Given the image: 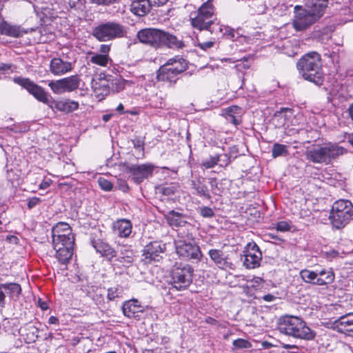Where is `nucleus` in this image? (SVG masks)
<instances>
[{
    "label": "nucleus",
    "mask_w": 353,
    "mask_h": 353,
    "mask_svg": "<svg viewBox=\"0 0 353 353\" xmlns=\"http://www.w3.org/2000/svg\"><path fill=\"white\" fill-rule=\"evenodd\" d=\"M123 109L124 107L122 103H119V105L117 107V111H118L120 113H123Z\"/></svg>",
    "instance_id": "bf43d9fd"
},
{
    "label": "nucleus",
    "mask_w": 353,
    "mask_h": 353,
    "mask_svg": "<svg viewBox=\"0 0 353 353\" xmlns=\"http://www.w3.org/2000/svg\"><path fill=\"white\" fill-rule=\"evenodd\" d=\"M140 42L154 48H161V30L157 28H145L137 32Z\"/></svg>",
    "instance_id": "dca6fc26"
},
{
    "label": "nucleus",
    "mask_w": 353,
    "mask_h": 353,
    "mask_svg": "<svg viewBox=\"0 0 353 353\" xmlns=\"http://www.w3.org/2000/svg\"><path fill=\"white\" fill-rule=\"evenodd\" d=\"M52 241L60 245V242H63L68 245H74V236L72 232V229L69 224L65 222L57 223L52 230Z\"/></svg>",
    "instance_id": "2eb2a0df"
},
{
    "label": "nucleus",
    "mask_w": 353,
    "mask_h": 353,
    "mask_svg": "<svg viewBox=\"0 0 353 353\" xmlns=\"http://www.w3.org/2000/svg\"><path fill=\"white\" fill-rule=\"evenodd\" d=\"M154 166L152 164L134 165L127 168L132 179L137 183L142 182L145 179L152 176Z\"/></svg>",
    "instance_id": "f3484780"
},
{
    "label": "nucleus",
    "mask_w": 353,
    "mask_h": 353,
    "mask_svg": "<svg viewBox=\"0 0 353 353\" xmlns=\"http://www.w3.org/2000/svg\"><path fill=\"white\" fill-rule=\"evenodd\" d=\"M105 81L106 83L100 80V85L104 88L106 94L109 92L110 89L114 92H119L123 90L127 84V81L120 77L112 78L111 76H107Z\"/></svg>",
    "instance_id": "b1692460"
},
{
    "label": "nucleus",
    "mask_w": 353,
    "mask_h": 353,
    "mask_svg": "<svg viewBox=\"0 0 353 353\" xmlns=\"http://www.w3.org/2000/svg\"><path fill=\"white\" fill-rule=\"evenodd\" d=\"M200 214L204 218H212L214 216V212L209 207H203L200 208Z\"/></svg>",
    "instance_id": "79ce46f5"
},
{
    "label": "nucleus",
    "mask_w": 353,
    "mask_h": 353,
    "mask_svg": "<svg viewBox=\"0 0 353 353\" xmlns=\"http://www.w3.org/2000/svg\"><path fill=\"white\" fill-rule=\"evenodd\" d=\"M276 229L277 231L287 232L290 230V226L286 221H280L276 223Z\"/></svg>",
    "instance_id": "c03bdc74"
},
{
    "label": "nucleus",
    "mask_w": 353,
    "mask_h": 353,
    "mask_svg": "<svg viewBox=\"0 0 353 353\" xmlns=\"http://www.w3.org/2000/svg\"><path fill=\"white\" fill-rule=\"evenodd\" d=\"M212 321H215V320L212 318H210L209 320H207V322L208 323H211Z\"/></svg>",
    "instance_id": "338daca9"
},
{
    "label": "nucleus",
    "mask_w": 353,
    "mask_h": 353,
    "mask_svg": "<svg viewBox=\"0 0 353 353\" xmlns=\"http://www.w3.org/2000/svg\"><path fill=\"white\" fill-rule=\"evenodd\" d=\"M184 43L181 38L177 36L161 30V48L167 47L168 48L181 49L184 47Z\"/></svg>",
    "instance_id": "4be33fe9"
},
{
    "label": "nucleus",
    "mask_w": 353,
    "mask_h": 353,
    "mask_svg": "<svg viewBox=\"0 0 353 353\" xmlns=\"http://www.w3.org/2000/svg\"><path fill=\"white\" fill-rule=\"evenodd\" d=\"M49 183L48 182H45V183H42L41 185H40V188L41 189H44V188H46L47 187L49 186Z\"/></svg>",
    "instance_id": "680f3d73"
},
{
    "label": "nucleus",
    "mask_w": 353,
    "mask_h": 353,
    "mask_svg": "<svg viewBox=\"0 0 353 353\" xmlns=\"http://www.w3.org/2000/svg\"><path fill=\"white\" fill-rule=\"evenodd\" d=\"M122 310L125 316L132 318L137 313L143 312V307L137 299H133L123 304Z\"/></svg>",
    "instance_id": "393cba45"
},
{
    "label": "nucleus",
    "mask_w": 353,
    "mask_h": 353,
    "mask_svg": "<svg viewBox=\"0 0 353 353\" xmlns=\"http://www.w3.org/2000/svg\"><path fill=\"white\" fill-rule=\"evenodd\" d=\"M278 330L281 333L296 339L312 340L315 336L305 321L297 316H285L281 318L278 323Z\"/></svg>",
    "instance_id": "7ed1b4c3"
},
{
    "label": "nucleus",
    "mask_w": 353,
    "mask_h": 353,
    "mask_svg": "<svg viewBox=\"0 0 353 353\" xmlns=\"http://www.w3.org/2000/svg\"><path fill=\"white\" fill-rule=\"evenodd\" d=\"M321 18L319 14L312 12L305 6H296L294 16L292 19V26L296 31H303L318 21Z\"/></svg>",
    "instance_id": "6e6552de"
},
{
    "label": "nucleus",
    "mask_w": 353,
    "mask_h": 353,
    "mask_svg": "<svg viewBox=\"0 0 353 353\" xmlns=\"http://www.w3.org/2000/svg\"><path fill=\"white\" fill-rule=\"evenodd\" d=\"M98 183L102 190L110 191L112 189V184L111 182L104 178L100 177L98 180Z\"/></svg>",
    "instance_id": "a19ab883"
},
{
    "label": "nucleus",
    "mask_w": 353,
    "mask_h": 353,
    "mask_svg": "<svg viewBox=\"0 0 353 353\" xmlns=\"http://www.w3.org/2000/svg\"><path fill=\"white\" fill-rule=\"evenodd\" d=\"M182 238L183 236L179 234L178 239L174 241L177 254L185 260L200 261L202 257L200 248L194 242H187Z\"/></svg>",
    "instance_id": "f8f14e48"
},
{
    "label": "nucleus",
    "mask_w": 353,
    "mask_h": 353,
    "mask_svg": "<svg viewBox=\"0 0 353 353\" xmlns=\"http://www.w3.org/2000/svg\"><path fill=\"white\" fill-rule=\"evenodd\" d=\"M72 70L71 62L60 58H53L50 63V71L55 76H62Z\"/></svg>",
    "instance_id": "412c9836"
},
{
    "label": "nucleus",
    "mask_w": 353,
    "mask_h": 353,
    "mask_svg": "<svg viewBox=\"0 0 353 353\" xmlns=\"http://www.w3.org/2000/svg\"><path fill=\"white\" fill-rule=\"evenodd\" d=\"M88 54L92 55L90 61L93 64L105 67L108 63L110 59L108 54H100L92 52H89Z\"/></svg>",
    "instance_id": "f704fd0d"
},
{
    "label": "nucleus",
    "mask_w": 353,
    "mask_h": 353,
    "mask_svg": "<svg viewBox=\"0 0 353 353\" xmlns=\"http://www.w3.org/2000/svg\"><path fill=\"white\" fill-rule=\"evenodd\" d=\"M283 112H290V114H292V110L288 108H281L279 111H276L275 112V116L279 117L280 116Z\"/></svg>",
    "instance_id": "8fccbe9b"
},
{
    "label": "nucleus",
    "mask_w": 353,
    "mask_h": 353,
    "mask_svg": "<svg viewBox=\"0 0 353 353\" xmlns=\"http://www.w3.org/2000/svg\"><path fill=\"white\" fill-rule=\"evenodd\" d=\"M5 290L6 292L10 297H18L21 292V288L19 284L16 283H8L0 284V291Z\"/></svg>",
    "instance_id": "72a5a7b5"
},
{
    "label": "nucleus",
    "mask_w": 353,
    "mask_h": 353,
    "mask_svg": "<svg viewBox=\"0 0 353 353\" xmlns=\"http://www.w3.org/2000/svg\"><path fill=\"white\" fill-rule=\"evenodd\" d=\"M283 347L285 350H293L292 352H296L299 350V347L295 345L283 344Z\"/></svg>",
    "instance_id": "3c124183"
},
{
    "label": "nucleus",
    "mask_w": 353,
    "mask_h": 353,
    "mask_svg": "<svg viewBox=\"0 0 353 353\" xmlns=\"http://www.w3.org/2000/svg\"><path fill=\"white\" fill-rule=\"evenodd\" d=\"M168 223L172 226L180 227L184 225L187 221L184 216L179 212L170 211L166 216Z\"/></svg>",
    "instance_id": "473e14b6"
},
{
    "label": "nucleus",
    "mask_w": 353,
    "mask_h": 353,
    "mask_svg": "<svg viewBox=\"0 0 353 353\" xmlns=\"http://www.w3.org/2000/svg\"><path fill=\"white\" fill-rule=\"evenodd\" d=\"M123 290L119 287L110 288L108 290V299L110 301H113L117 298H119L122 295Z\"/></svg>",
    "instance_id": "58836bf2"
},
{
    "label": "nucleus",
    "mask_w": 353,
    "mask_h": 353,
    "mask_svg": "<svg viewBox=\"0 0 353 353\" xmlns=\"http://www.w3.org/2000/svg\"><path fill=\"white\" fill-rule=\"evenodd\" d=\"M251 282L253 283V286H258L263 282V279L261 277H255Z\"/></svg>",
    "instance_id": "603ef678"
},
{
    "label": "nucleus",
    "mask_w": 353,
    "mask_h": 353,
    "mask_svg": "<svg viewBox=\"0 0 353 353\" xmlns=\"http://www.w3.org/2000/svg\"><path fill=\"white\" fill-rule=\"evenodd\" d=\"M92 3L97 5L108 6L117 3L119 0H90Z\"/></svg>",
    "instance_id": "a18cd8bd"
},
{
    "label": "nucleus",
    "mask_w": 353,
    "mask_h": 353,
    "mask_svg": "<svg viewBox=\"0 0 353 353\" xmlns=\"http://www.w3.org/2000/svg\"><path fill=\"white\" fill-rule=\"evenodd\" d=\"M165 249V244L162 242H150L146 245L143 249V260L145 263H150L152 261H158L161 258L160 254L163 253Z\"/></svg>",
    "instance_id": "a211bd4d"
},
{
    "label": "nucleus",
    "mask_w": 353,
    "mask_h": 353,
    "mask_svg": "<svg viewBox=\"0 0 353 353\" xmlns=\"http://www.w3.org/2000/svg\"><path fill=\"white\" fill-rule=\"evenodd\" d=\"M225 113L228 121L237 125L241 122V109L237 105L230 106L225 109Z\"/></svg>",
    "instance_id": "7c9ffc66"
},
{
    "label": "nucleus",
    "mask_w": 353,
    "mask_h": 353,
    "mask_svg": "<svg viewBox=\"0 0 353 353\" xmlns=\"http://www.w3.org/2000/svg\"><path fill=\"white\" fill-rule=\"evenodd\" d=\"M296 66L304 79L318 85L323 83L321 59L317 52H311L305 54L299 60Z\"/></svg>",
    "instance_id": "f03ea898"
},
{
    "label": "nucleus",
    "mask_w": 353,
    "mask_h": 353,
    "mask_svg": "<svg viewBox=\"0 0 353 353\" xmlns=\"http://www.w3.org/2000/svg\"><path fill=\"white\" fill-rule=\"evenodd\" d=\"M168 0H154V2L158 6H163L165 4Z\"/></svg>",
    "instance_id": "13d9d810"
},
{
    "label": "nucleus",
    "mask_w": 353,
    "mask_h": 353,
    "mask_svg": "<svg viewBox=\"0 0 353 353\" xmlns=\"http://www.w3.org/2000/svg\"><path fill=\"white\" fill-rule=\"evenodd\" d=\"M191 184L192 188L196 191V194L200 196H203L207 199L211 198L208 188L203 181L199 179L192 180Z\"/></svg>",
    "instance_id": "2f4dec72"
},
{
    "label": "nucleus",
    "mask_w": 353,
    "mask_h": 353,
    "mask_svg": "<svg viewBox=\"0 0 353 353\" xmlns=\"http://www.w3.org/2000/svg\"><path fill=\"white\" fill-rule=\"evenodd\" d=\"M110 47L108 45H101L99 48V52L101 53V54H108V52H110Z\"/></svg>",
    "instance_id": "09e8293b"
},
{
    "label": "nucleus",
    "mask_w": 353,
    "mask_h": 353,
    "mask_svg": "<svg viewBox=\"0 0 353 353\" xmlns=\"http://www.w3.org/2000/svg\"><path fill=\"white\" fill-rule=\"evenodd\" d=\"M134 252L130 246L123 245L120 250L118 261L124 266H130L134 260Z\"/></svg>",
    "instance_id": "c85d7f7f"
},
{
    "label": "nucleus",
    "mask_w": 353,
    "mask_h": 353,
    "mask_svg": "<svg viewBox=\"0 0 353 353\" xmlns=\"http://www.w3.org/2000/svg\"><path fill=\"white\" fill-rule=\"evenodd\" d=\"M161 192H162L163 194H164V195H167V196L172 195L175 192V188L173 185L163 187L161 189Z\"/></svg>",
    "instance_id": "49530a36"
},
{
    "label": "nucleus",
    "mask_w": 353,
    "mask_h": 353,
    "mask_svg": "<svg viewBox=\"0 0 353 353\" xmlns=\"http://www.w3.org/2000/svg\"><path fill=\"white\" fill-rule=\"evenodd\" d=\"M40 202V199L37 197H32L28 200V206L30 209L36 206Z\"/></svg>",
    "instance_id": "de8ad7c7"
},
{
    "label": "nucleus",
    "mask_w": 353,
    "mask_h": 353,
    "mask_svg": "<svg viewBox=\"0 0 353 353\" xmlns=\"http://www.w3.org/2000/svg\"><path fill=\"white\" fill-rule=\"evenodd\" d=\"M349 142L353 146V137L349 139Z\"/></svg>",
    "instance_id": "69168bd1"
},
{
    "label": "nucleus",
    "mask_w": 353,
    "mask_h": 353,
    "mask_svg": "<svg viewBox=\"0 0 353 353\" xmlns=\"http://www.w3.org/2000/svg\"><path fill=\"white\" fill-rule=\"evenodd\" d=\"M124 34L123 26L115 22H107L97 26L93 30V35L101 41H108L122 37Z\"/></svg>",
    "instance_id": "9b49d317"
},
{
    "label": "nucleus",
    "mask_w": 353,
    "mask_h": 353,
    "mask_svg": "<svg viewBox=\"0 0 353 353\" xmlns=\"http://www.w3.org/2000/svg\"><path fill=\"white\" fill-rule=\"evenodd\" d=\"M187 69V63L183 58H171L160 67L157 72V79L160 81L175 83L178 76Z\"/></svg>",
    "instance_id": "423d86ee"
},
{
    "label": "nucleus",
    "mask_w": 353,
    "mask_h": 353,
    "mask_svg": "<svg viewBox=\"0 0 353 353\" xmlns=\"http://www.w3.org/2000/svg\"><path fill=\"white\" fill-rule=\"evenodd\" d=\"M288 154L287 146L280 143H274L272 147V156L276 158L280 156H286Z\"/></svg>",
    "instance_id": "e433bc0d"
},
{
    "label": "nucleus",
    "mask_w": 353,
    "mask_h": 353,
    "mask_svg": "<svg viewBox=\"0 0 353 353\" xmlns=\"http://www.w3.org/2000/svg\"><path fill=\"white\" fill-rule=\"evenodd\" d=\"M52 243L58 261L62 264L68 263L72 257L74 245H68L63 242H60L59 246L55 241H52Z\"/></svg>",
    "instance_id": "5701e85b"
},
{
    "label": "nucleus",
    "mask_w": 353,
    "mask_h": 353,
    "mask_svg": "<svg viewBox=\"0 0 353 353\" xmlns=\"http://www.w3.org/2000/svg\"><path fill=\"white\" fill-rule=\"evenodd\" d=\"M150 0H133L131 6V11L139 17L145 16L151 9Z\"/></svg>",
    "instance_id": "a878e982"
},
{
    "label": "nucleus",
    "mask_w": 353,
    "mask_h": 353,
    "mask_svg": "<svg viewBox=\"0 0 353 353\" xmlns=\"http://www.w3.org/2000/svg\"><path fill=\"white\" fill-rule=\"evenodd\" d=\"M233 345L239 349H248L252 347V344L248 340L243 339H238L233 341Z\"/></svg>",
    "instance_id": "ea45409f"
},
{
    "label": "nucleus",
    "mask_w": 353,
    "mask_h": 353,
    "mask_svg": "<svg viewBox=\"0 0 353 353\" xmlns=\"http://www.w3.org/2000/svg\"><path fill=\"white\" fill-rule=\"evenodd\" d=\"M243 264L247 269H254L259 267L262 259V253L254 242H250L243 250Z\"/></svg>",
    "instance_id": "4468645a"
},
{
    "label": "nucleus",
    "mask_w": 353,
    "mask_h": 353,
    "mask_svg": "<svg viewBox=\"0 0 353 353\" xmlns=\"http://www.w3.org/2000/svg\"><path fill=\"white\" fill-rule=\"evenodd\" d=\"M327 3L328 0H306L305 6L321 18L327 6Z\"/></svg>",
    "instance_id": "cd10ccee"
},
{
    "label": "nucleus",
    "mask_w": 353,
    "mask_h": 353,
    "mask_svg": "<svg viewBox=\"0 0 353 353\" xmlns=\"http://www.w3.org/2000/svg\"><path fill=\"white\" fill-rule=\"evenodd\" d=\"M94 247L97 252L109 260L116 256V251L107 243L97 241L94 243Z\"/></svg>",
    "instance_id": "c756f323"
},
{
    "label": "nucleus",
    "mask_w": 353,
    "mask_h": 353,
    "mask_svg": "<svg viewBox=\"0 0 353 353\" xmlns=\"http://www.w3.org/2000/svg\"><path fill=\"white\" fill-rule=\"evenodd\" d=\"M39 307L43 310H46L48 308L47 303L45 301H42L41 299L39 301Z\"/></svg>",
    "instance_id": "6e6d98bb"
},
{
    "label": "nucleus",
    "mask_w": 353,
    "mask_h": 353,
    "mask_svg": "<svg viewBox=\"0 0 353 353\" xmlns=\"http://www.w3.org/2000/svg\"><path fill=\"white\" fill-rule=\"evenodd\" d=\"M334 328L341 333L353 336V312L341 316L334 322Z\"/></svg>",
    "instance_id": "aec40b11"
},
{
    "label": "nucleus",
    "mask_w": 353,
    "mask_h": 353,
    "mask_svg": "<svg viewBox=\"0 0 353 353\" xmlns=\"http://www.w3.org/2000/svg\"><path fill=\"white\" fill-rule=\"evenodd\" d=\"M110 117H111V115H110V114H104L103 116V120L105 122H107V121H108L110 120Z\"/></svg>",
    "instance_id": "052dcab7"
},
{
    "label": "nucleus",
    "mask_w": 353,
    "mask_h": 353,
    "mask_svg": "<svg viewBox=\"0 0 353 353\" xmlns=\"http://www.w3.org/2000/svg\"><path fill=\"white\" fill-rule=\"evenodd\" d=\"M274 298H275L274 296L270 294L264 295L263 296V299L264 301H268V302L273 301L274 299Z\"/></svg>",
    "instance_id": "4d7b16f0"
},
{
    "label": "nucleus",
    "mask_w": 353,
    "mask_h": 353,
    "mask_svg": "<svg viewBox=\"0 0 353 353\" xmlns=\"http://www.w3.org/2000/svg\"><path fill=\"white\" fill-rule=\"evenodd\" d=\"M69 4H70V6L71 7L74 6V2H73V3L70 2V3H69Z\"/></svg>",
    "instance_id": "774afa93"
},
{
    "label": "nucleus",
    "mask_w": 353,
    "mask_h": 353,
    "mask_svg": "<svg viewBox=\"0 0 353 353\" xmlns=\"http://www.w3.org/2000/svg\"><path fill=\"white\" fill-rule=\"evenodd\" d=\"M221 155H215L202 161V165L206 169L212 168L220 161Z\"/></svg>",
    "instance_id": "4c0bfd02"
},
{
    "label": "nucleus",
    "mask_w": 353,
    "mask_h": 353,
    "mask_svg": "<svg viewBox=\"0 0 353 353\" xmlns=\"http://www.w3.org/2000/svg\"><path fill=\"white\" fill-rule=\"evenodd\" d=\"M214 8L212 0H208L198 10L195 16L191 17L192 25L199 30L208 29L213 23Z\"/></svg>",
    "instance_id": "1a4fd4ad"
},
{
    "label": "nucleus",
    "mask_w": 353,
    "mask_h": 353,
    "mask_svg": "<svg viewBox=\"0 0 353 353\" xmlns=\"http://www.w3.org/2000/svg\"><path fill=\"white\" fill-rule=\"evenodd\" d=\"M333 227L344 228L353 219V205L348 200L339 199L334 203L329 216Z\"/></svg>",
    "instance_id": "20e7f679"
},
{
    "label": "nucleus",
    "mask_w": 353,
    "mask_h": 353,
    "mask_svg": "<svg viewBox=\"0 0 353 353\" xmlns=\"http://www.w3.org/2000/svg\"><path fill=\"white\" fill-rule=\"evenodd\" d=\"M211 260L221 269L232 270L235 269L234 264L230 261L228 254L221 250L211 249L208 252Z\"/></svg>",
    "instance_id": "6ab92c4d"
},
{
    "label": "nucleus",
    "mask_w": 353,
    "mask_h": 353,
    "mask_svg": "<svg viewBox=\"0 0 353 353\" xmlns=\"http://www.w3.org/2000/svg\"><path fill=\"white\" fill-rule=\"evenodd\" d=\"M0 34L17 37L20 34V31L17 27L10 26L7 22H6L0 32Z\"/></svg>",
    "instance_id": "c9c22d12"
},
{
    "label": "nucleus",
    "mask_w": 353,
    "mask_h": 353,
    "mask_svg": "<svg viewBox=\"0 0 353 353\" xmlns=\"http://www.w3.org/2000/svg\"><path fill=\"white\" fill-rule=\"evenodd\" d=\"M194 269L190 265H176L171 272V283L178 290L186 289L192 283Z\"/></svg>",
    "instance_id": "0eeeda50"
},
{
    "label": "nucleus",
    "mask_w": 353,
    "mask_h": 353,
    "mask_svg": "<svg viewBox=\"0 0 353 353\" xmlns=\"http://www.w3.org/2000/svg\"><path fill=\"white\" fill-rule=\"evenodd\" d=\"M14 81L27 90V91L32 94L37 100L48 105L52 109H56L65 112H70L77 110L79 108V103L75 101L69 99L60 101L50 100L48 98L47 92L43 88L37 85L28 78L15 77Z\"/></svg>",
    "instance_id": "f257e3e1"
},
{
    "label": "nucleus",
    "mask_w": 353,
    "mask_h": 353,
    "mask_svg": "<svg viewBox=\"0 0 353 353\" xmlns=\"http://www.w3.org/2000/svg\"><path fill=\"white\" fill-rule=\"evenodd\" d=\"M350 114L351 118L353 119V104L350 107Z\"/></svg>",
    "instance_id": "0e129e2a"
},
{
    "label": "nucleus",
    "mask_w": 353,
    "mask_h": 353,
    "mask_svg": "<svg viewBox=\"0 0 353 353\" xmlns=\"http://www.w3.org/2000/svg\"><path fill=\"white\" fill-rule=\"evenodd\" d=\"M48 323L50 324L57 325L59 324V319L56 316H52L49 318Z\"/></svg>",
    "instance_id": "864d4df0"
},
{
    "label": "nucleus",
    "mask_w": 353,
    "mask_h": 353,
    "mask_svg": "<svg viewBox=\"0 0 353 353\" xmlns=\"http://www.w3.org/2000/svg\"><path fill=\"white\" fill-rule=\"evenodd\" d=\"M229 34L230 35L231 39H234L235 37V31L234 30H230Z\"/></svg>",
    "instance_id": "e2e57ef3"
},
{
    "label": "nucleus",
    "mask_w": 353,
    "mask_h": 353,
    "mask_svg": "<svg viewBox=\"0 0 353 353\" xmlns=\"http://www.w3.org/2000/svg\"><path fill=\"white\" fill-rule=\"evenodd\" d=\"M11 68V65L0 63V71H6Z\"/></svg>",
    "instance_id": "5fc2aeb1"
},
{
    "label": "nucleus",
    "mask_w": 353,
    "mask_h": 353,
    "mask_svg": "<svg viewBox=\"0 0 353 353\" xmlns=\"http://www.w3.org/2000/svg\"><path fill=\"white\" fill-rule=\"evenodd\" d=\"M346 152V150L343 147L334 143H328L323 147L307 150L305 156L307 160L313 163H325L328 164L331 161L343 155Z\"/></svg>",
    "instance_id": "39448f33"
},
{
    "label": "nucleus",
    "mask_w": 353,
    "mask_h": 353,
    "mask_svg": "<svg viewBox=\"0 0 353 353\" xmlns=\"http://www.w3.org/2000/svg\"><path fill=\"white\" fill-rule=\"evenodd\" d=\"M197 46L203 50H206L213 47L214 42L212 41H201L199 38H196Z\"/></svg>",
    "instance_id": "37998d69"
},
{
    "label": "nucleus",
    "mask_w": 353,
    "mask_h": 353,
    "mask_svg": "<svg viewBox=\"0 0 353 353\" xmlns=\"http://www.w3.org/2000/svg\"><path fill=\"white\" fill-rule=\"evenodd\" d=\"M80 81L78 75H72L57 81H51L48 83V86L54 94H61L77 90L79 86Z\"/></svg>",
    "instance_id": "ddd939ff"
},
{
    "label": "nucleus",
    "mask_w": 353,
    "mask_h": 353,
    "mask_svg": "<svg viewBox=\"0 0 353 353\" xmlns=\"http://www.w3.org/2000/svg\"><path fill=\"white\" fill-rule=\"evenodd\" d=\"M114 231L120 237H128L132 232V224L129 220L121 219L113 225Z\"/></svg>",
    "instance_id": "bb28decb"
},
{
    "label": "nucleus",
    "mask_w": 353,
    "mask_h": 353,
    "mask_svg": "<svg viewBox=\"0 0 353 353\" xmlns=\"http://www.w3.org/2000/svg\"><path fill=\"white\" fill-rule=\"evenodd\" d=\"M300 276L304 282L317 285L330 284L335 279L331 270L325 269L315 271L304 269L300 272Z\"/></svg>",
    "instance_id": "9d476101"
}]
</instances>
